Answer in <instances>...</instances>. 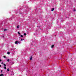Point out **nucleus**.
<instances>
[{
	"instance_id": "1",
	"label": "nucleus",
	"mask_w": 76,
	"mask_h": 76,
	"mask_svg": "<svg viewBox=\"0 0 76 76\" xmlns=\"http://www.w3.org/2000/svg\"><path fill=\"white\" fill-rule=\"evenodd\" d=\"M18 41H15V44H18Z\"/></svg>"
},
{
	"instance_id": "2",
	"label": "nucleus",
	"mask_w": 76,
	"mask_h": 76,
	"mask_svg": "<svg viewBox=\"0 0 76 76\" xmlns=\"http://www.w3.org/2000/svg\"><path fill=\"white\" fill-rule=\"evenodd\" d=\"M32 56H31V57H30V60H32Z\"/></svg>"
},
{
	"instance_id": "3",
	"label": "nucleus",
	"mask_w": 76,
	"mask_h": 76,
	"mask_svg": "<svg viewBox=\"0 0 76 76\" xmlns=\"http://www.w3.org/2000/svg\"><path fill=\"white\" fill-rule=\"evenodd\" d=\"M54 47V45H53L51 47V48H53V47Z\"/></svg>"
},
{
	"instance_id": "4",
	"label": "nucleus",
	"mask_w": 76,
	"mask_h": 76,
	"mask_svg": "<svg viewBox=\"0 0 76 76\" xmlns=\"http://www.w3.org/2000/svg\"><path fill=\"white\" fill-rule=\"evenodd\" d=\"M6 31H7V29H4V32Z\"/></svg>"
},
{
	"instance_id": "5",
	"label": "nucleus",
	"mask_w": 76,
	"mask_h": 76,
	"mask_svg": "<svg viewBox=\"0 0 76 76\" xmlns=\"http://www.w3.org/2000/svg\"><path fill=\"white\" fill-rule=\"evenodd\" d=\"M54 8H52V10H51V11H54Z\"/></svg>"
},
{
	"instance_id": "6",
	"label": "nucleus",
	"mask_w": 76,
	"mask_h": 76,
	"mask_svg": "<svg viewBox=\"0 0 76 76\" xmlns=\"http://www.w3.org/2000/svg\"><path fill=\"white\" fill-rule=\"evenodd\" d=\"M4 65V67H6V65L5 64H3Z\"/></svg>"
},
{
	"instance_id": "7",
	"label": "nucleus",
	"mask_w": 76,
	"mask_h": 76,
	"mask_svg": "<svg viewBox=\"0 0 76 76\" xmlns=\"http://www.w3.org/2000/svg\"><path fill=\"white\" fill-rule=\"evenodd\" d=\"M17 28H19V26H18L17 27Z\"/></svg>"
},
{
	"instance_id": "8",
	"label": "nucleus",
	"mask_w": 76,
	"mask_h": 76,
	"mask_svg": "<svg viewBox=\"0 0 76 76\" xmlns=\"http://www.w3.org/2000/svg\"><path fill=\"white\" fill-rule=\"evenodd\" d=\"M0 75L1 76H3L4 75H3V74H1Z\"/></svg>"
},
{
	"instance_id": "9",
	"label": "nucleus",
	"mask_w": 76,
	"mask_h": 76,
	"mask_svg": "<svg viewBox=\"0 0 76 76\" xmlns=\"http://www.w3.org/2000/svg\"><path fill=\"white\" fill-rule=\"evenodd\" d=\"M18 34H19V35H20V33H19V32H18Z\"/></svg>"
},
{
	"instance_id": "10",
	"label": "nucleus",
	"mask_w": 76,
	"mask_h": 76,
	"mask_svg": "<svg viewBox=\"0 0 76 76\" xmlns=\"http://www.w3.org/2000/svg\"><path fill=\"white\" fill-rule=\"evenodd\" d=\"M10 70H9V69L8 68V69H7V71H9Z\"/></svg>"
},
{
	"instance_id": "11",
	"label": "nucleus",
	"mask_w": 76,
	"mask_h": 76,
	"mask_svg": "<svg viewBox=\"0 0 76 76\" xmlns=\"http://www.w3.org/2000/svg\"><path fill=\"white\" fill-rule=\"evenodd\" d=\"M7 54H10V52H8L7 53Z\"/></svg>"
},
{
	"instance_id": "12",
	"label": "nucleus",
	"mask_w": 76,
	"mask_h": 76,
	"mask_svg": "<svg viewBox=\"0 0 76 76\" xmlns=\"http://www.w3.org/2000/svg\"><path fill=\"white\" fill-rule=\"evenodd\" d=\"M4 69L5 70H6V66H5L4 67Z\"/></svg>"
},
{
	"instance_id": "13",
	"label": "nucleus",
	"mask_w": 76,
	"mask_h": 76,
	"mask_svg": "<svg viewBox=\"0 0 76 76\" xmlns=\"http://www.w3.org/2000/svg\"><path fill=\"white\" fill-rule=\"evenodd\" d=\"M24 35H25V36L26 35V33H24Z\"/></svg>"
},
{
	"instance_id": "14",
	"label": "nucleus",
	"mask_w": 76,
	"mask_h": 76,
	"mask_svg": "<svg viewBox=\"0 0 76 76\" xmlns=\"http://www.w3.org/2000/svg\"><path fill=\"white\" fill-rule=\"evenodd\" d=\"M20 37H23V35H21Z\"/></svg>"
},
{
	"instance_id": "15",
	"label": "nucleus",
	"mask_w": 76,
	"mask_h": 76,
	"mask_svg": "<svg viewBox=\"0 0 76 76\" xmlns=\"http://www.w3.org/2000/svg\"><path fill=\"white\" fill-rule=\"evenodd\" d=\"M7 61H8V62H9V59H8L7 60Z\"/></svg>"
},
{
	"instance_id": "16",
	"label": "nucleus",
	"mask_w": 76,
	"mask_h": 76,
	"mask_svg": "<svg viewBox=\"0 0 76 76\" xmlns=\"http://www.w3.org/2000/svg\"><path fill=\"white\" fill-rule=\"evenodd\" d=\"M1 73H2V72H3V70H1Z\"/></svg>"
},
{
	"instance_id": "17",
	"label": "nucleus",
	"mask_w": 76,
	"mask_h": 76,
	"mask_svg": "<svg viewBox=\"0 0 76 76\" xmlns=\"http://www.w3.org/2000/svg\"><path fill=\"white\" fill-rule=\"evenodd\" d=\"M4 58H6V56H4Z\"/></svg>"
},
{
	"instance_id": "18",
	"label": "nucleus",
	"mask_w": 76,
	"mask_h": 76,
	"mask_svg": "<svg viewBox=\"0 0 76 76\" xmlns=\"http://www.w3.org/2000/svg\"><path fill=\"white\" fill-rule=\"evenodd\" d=\"M21 41H23V39H21Z\"/></svg>"
},
{
	"instance_id": "19",
	"label": "nucleus",
	"mask_w": 76,
	"mask_h": 76,
	"mask_svg": "<svg viewBox=\"0 0 76 76\" xmlns=\"http://www.w3.org/2000/svg\"><path fill=\"white\" fill-rule=\"evenodd\" d=\"M74 11H76V10H75V9H74Z\"/></svg>"
},
{
	"instance_id": "20",
	"label": "nucleus",
	"mask_w": 76,
	"mask_h": 76,
	"mask_svg": "<svg viewBox=\"0 0 76 76\" xmlns=\"http://www.w3.org/2000/svg\"><path fill=\"white\" fill-rule=\"evenodd\" d=\"M0 61H1V59H0Z\"/></svg>"
},
{
	"instance_id": "21",
	"label": "nucleus",
	"mask_w": 76,
	"mask_h": 76,
	"mask_svg": "<svg viewBox=\"0 0 76 76\" xmlns=\"http://www.w3.org/2000/svg\"><path fill=\"white\" fill-rule=\"evenodd\" d=\"M1 64H3V62H2Z\"/></svg>"
},
{
	"instance_id": "22",
	"label": "nucleus",
	"mask_w": 76,
	"mask_h": 76,
	"mask_svg": "<svg viewBox=\"0 0 76 76\" xmlns=\"http://www.w3.org/2000/svg\"><path fill=\"white\" fill-rule=\"evenodd\" d=\"M1 67V66L0 65V67Z\"/></svg>"
},
{
	"instance_id": "23",
	"label": "nucleus",
	"mask_w": 76,
	"mask_h": 76,
	"mask_svg": "<svg viewBox=\"0 0 76 76\" xmlns=\"http://www.w3.org/2000/svg\"><path fill=\"white\" fill-rule=\"evenodd\" d=\"M3 38H4V35L2 36Z\"/></svg>"
},
{
	"instance_id": "24",
	"label": "nucleus",
	"mask_w": 76,
	"mask_h": 76,
	"mask_svg": "<svg viewBox=\"0 0 76 76\" xmlns=\"http://www.w3.org/2000/svg\"><path fill=\"white\" fill-rule=\"evenodd\" d=\"M37 27H38V26H37Z\"/></svg>"
},
{
	"instance_id": "25",
	"label": "nucleus",
	"mask_w": 76,
	"mask_h": 76,
	"mask_svg": "<svg viewBox=\"0 0 76 76\" xmlns=\"http://www.w3.org/2000/svg\"><path fill=\"white\" fill-rule=\"evenodd\" d=\"M23 40H24V39H23Z\"/></svg>"
},
{
	"instance_id": "26",
	"label": "nucleus",
	"mask_w": 76,
	"mask_h": 76,
	"mask_svg": "<svg viewBox=\"0 0 76 76\" xmlns=\"http://www.w3.org/2000/svg\"><path fill=\"white\" fill-rule=\"evenodd\" d=\"M0 76H1L0 75Z\"/></svg>"
}]
</instances>
